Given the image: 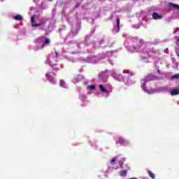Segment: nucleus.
<instances>
[{
  "label": "nucleus",
  "mask_w": 179,
  "mask_h": 179,
  "mask_svg": "<svg viewBox=\"0 0 179 179\" xmlns=\"http://www.w3.org/2000/svg\"><path fill=\"white\" fill-rule=\"evenodd\" d=\"M13 19H14V20H17L18 22H20L22 20H23V17L19 14L14 15L13 17Z\"/></svg>",
  "instance_id": "obj_5"
},
{
  "label": "nucleus",
  "mask_w": 179,
  "mask_h": 179,
  "mask_svg": "<svg viewBox=\"0 0 179 179\" xmlns=\"http://www.w3.org/2000/svg\"><path fill=\"white\" fill-rule=\"evenodd\" d=\"M52 68L53 71H59V67H58V66L56 64L52 65Z\"/></svg>",
  "instance_id": "obj_16"
},
{
  "label": "nucleus",
  "mask_w": 179,
  "mask_h": 179,
  "mask_svg": "<svg viewBox=\"0 0 179 179\" xmlns=\"http://www.w3.org/2000/svg\"><path fill=\"white\" fill-rule=\"evenodd\" d=\"M76 8H78V6H76Z\"/></svg>",
  "instance_id": "obj_23"
},
{
  "label": "nucleus",
  "mask_w": 179,
  "mask_h": 179,
  "mask_svg": "<svg viewBox=\"0 0 179 179\" xmlns=\"http://www.w3.org/2000/svg\"><path fill=\"white\" fill-rule=\"evenodd\" d=\"M126 159L122 157L120 161L118 162V164L120 166V169H124V162H125Z\"/></svg>",
  "instance_id": "obj_8"
},
{
  "label": "nucleus",
  "mask_w": 179,
  "mask_h": 179,
  "mask_svg": "<svg viewBox=\"0 0 179 179\" xmlns=\"http://www.w3.org/2000/svg\"><path fill=\"white\" fill-rule=\"evenodd\" d=\"M118 143H120V145H128V141L120 137L119 138V141L116 142V145H118Z\"/></svg>",
  "instance_id": "obj_3"
},
{
  "label": "nucleus",
  "mask_w": 179,
  "mask_h": 179,
  "mask_svg": "<svg viewBox=\"0 0 179 179\" xmlns=\"http://www.w3.org/2000/svg\"><path fill=\"white\" fill-rule=\"evenodd\" d=\"M158 73H160V70H157Z\"/></svg>",
  "instance_id": "obj_21"
},
{
  "label": "nucleus",
  "mask_w": 179,
  "mask_h": 179,
  "mask_svg": "<svg viewBox=\"0 0 179 179\" xmlns=\"http://www.w3.org/2000/svg\"><path fill=\"white\" fill-rule=\"evenodd\" d=\"M31 23L32 27H40V26H41V24H35L34 23V16H32L31 17Z\"/></svg>",
  "instance_id": "obj_4"
},
{
  "label": "nucleus",
  "mask_w": 179,
  "mask_h": 179,
  "mask_svg": "<svg viewBox=\"0 0 179 179\" xmlns=\"http://www.w3.org/2000/svg\"><path fill=\"white\" fill-rule=\"evenodd\" d=\"M157 79V76L153 75V74H148L145 78V82H150L152 80H156Z\"/></svg>",
  "instance_id": "obj_2"
},
{
  "label": "nucleus",
  "mask_w": 179,
  "mask_h": 179,
  "mask_svg": "<svg viewBox=\"0 0 179 179\" xmlns=\"http://www.w3.org/2000/svg\"><path fill=\"white\" fill-rule=\"evenodd\" d=\"M152 17L155 20H159V19H162L163 18V17L162 15H159V14H157V13H154L153 15H152Z\"/></svg>",
  "instance_id": "obj_6"
},
{
  "label": "nucleus",
  "mask_w": 179,
  "mask_h": 179,
  "mask_svg": "<svg viewBox=\"0 0 179 179\" xmlns=\"http://www.w3.org/2000/svg\"><path fill=\"white\" fill-rule=\"evenodd\" d=\"M99 89L101 92H103V93H106L107 92V90L103 86V85H99Z\"/></svg>",
  "instance_id": "obj_14"
},
{
  "label": "nucleus",
  "mask_w": 179,
  "mask_h": 179,
  "mask_svg": "<svg viewBox=\"0 0 179 179\" xmlns=\"http://www.w3.org/2000/svg\"><path fill=\"white\" fill-rule=\"evenodd\" d=\"M50 43H51V41L48 38H45V41L41 45V48H44L45 47V45L47 44H50Z\"/></svg>",
  "instance_id": "obj_7"
},
{
  "label": "nucleus",
  "mask_w": 179,
  "mask_h": 179,
  "mask_svg": "<svg viewBox=\"0 0 179 179\" xmlns=\"http://www.w3.org/2000/svg\"><path fill=\"white\" fill-rule=\"evenodd\" d=\"M45 77L47 78L48 82H50V83H52V85H55L57 83L55 82V79H54V77L50 75V73H46Z\"/></svg>",
  "instance_id": "obj_1"
},
{
  "label": "nucleus",
  "mask_w": 179,
  "mask_h": 179,
  "mask_svg": "<svg viewBox=\"0 0 179 179\" xmlns=\"http://www.w3.org/2000/svg\"><path fill=\"white\" fill-rule=\"evenodd\" d=\"M60 86L61 87H65V81L64 80H60Z\"/></svg>",
  "instance_id": "obj_17"
},
{
  "label": "nucleus",
  "mask_w": 179,
  "mask_h": 179,
  "mask_svg": "<svg viewBox=\"0 0 179 179\" xmlns=\"http://www.w3.org/2000/svg\"><path fill=\"white\" fill-rule=\"evenodd\" d=\"M171 96H177V94H179V90L176 89V90H173L171 92Z\"/></svg>",
  "instance_id": "obj_10"
},
{
  "label": "nucleus",
  "mask_w": 179,
  "mask_h": 179,
  "mask_svg": "<svg viewBox=\"0 0 179 179\" xmlns=\"http://www.w3.org/2000/svg\"><path fill=\"white\" fill-rule=\"evenodd\" d=\"M53 75L55 76L57 74H55V73H53Z\"/></svg>",
  "instance_id": "obj_22"
},
{
  "label": "nucleus",
  "mask_w": 179,
  "mask_h": 179,
  "mask_svg": "<svg viewBox=\"0 0 179 179\" xmlns=\"http://www.w3.org/2000/svg\"><path fill=\"white\" fill-rule=\"evenodd\" d=\"M127 174H128V172L127 170H122L120 172V177H125L127 176Z\"/></svg>",
  "instance_id": "obj_9"
},
{
  "label": "nucleus",
  "mask_w": 179,
  "mask_h": 179,
  "mask_svg": "<svg viewBox=\"0 0 179 179\" xmlns=\"http://www.w3.org/2000/svg\"><path fill=\"white\" fill-rule=\"evenodd\" d=\"M50 1H52V0H50Z\"/></svg>",
  "instance_id": "obj_24"
},
{
  "label": "nucleus",
  "mask_w": 179,
  "mask_h": 179,
  "mask_svg": "<svg viewBox=\"0 0 179 179\" xmlns=\"http://www.w3.org/2000/svg\"><path fill=\"white\" fill-rule=\"evenodd\" d=\"M178 78H179V74L177 73V74L171 77V79H178Z\"/></svg>",
  "instance_id": "obj_19"
},
{
  "label": "nucleus",
  "mask_w": 179,
  "mask_h": 179,
  "mask_svg": "<svg viewBox=\"0 0 179 179\" xmlns=\"http://www.w3.org/2000/svg\"><path fill=\"white\" fill-rule=\"evenodd\" d=\"M146 80H145L144 83L141 85V87L143 90H146Z\"/></svg>",
  "instance_id": "obj_18"
},
{
  "label": "nucleus",
  "mask_w": 179,
  "mask_h": 179,
  "mask_svg": "<svg viewBox=\"0 0 179 179\" xmlns=\"http://www.w3.org/2000/svg\"><path fill=\"white\" fill-rule=\"evenodd\" d=\"M115 162H117V157L111 159L110 164H113V163H115Z\"/></svg>",
  "instance_id": "obj_20"
},
{
  "label": "nucleus",
  "mask_w": 179,
  "mask_h": 179,
  "mask_svg": "<svg viewBox=\"0 0 179 179\" xmlns=\"http://www.w3.org/2000/svg\"><path fill=\"white\" fill-rule=\"evenodd\" d=\"M116 24H117V31H120V17L117 18Z\"/></svg>",
  "instance_id": "obj_15"
},
{
  "label": "nucleus",
  "mask_w": 179,
  "mask_h": 179,
  "mask_svg": "<svg viewBox=\"0 0 179 179\" xmlns=\"http://www.w3.org/2000/svg\"><path fill=\"white\" fill-rule=\"evenodd\" d=\"M148 174L149 175V177H150V178H156V176L155 175V173H152L150 171H148Z\"/></svg>",
  "instance_id": "obj_12"
},
{
  "label": "nucleus",
  "mask_w": 179,
  "mask_h": 179,
  "mask_svg": "<svg viewBox=\"0 0 179 179\" xmlns=\"http://www.w3.org/2000/svg\"><path fill=\"white\" fill-rule=\"evenodd\" d=\"M95 89H96V85H88L87 87V90H94Z\"/></svg>",
  "instance_id": "obj_11"
},
{
  "label": "nucleus",
  "mask_w": 179,
  "mask_h": 179,
  "mask_svg": "<svg viewBox=\"0 0 179 179\" xmlns=\"http://www.w3.org/2000/svg\"><path fill=\"white\" fill-rule=\"evenodd\" d=\"M171 6H173V8H174L175 9H178V10H179V5L178 4H176L174 3H170Z\"/></svg>",
  "instance_id": "obj_13"
}]
</instances>
